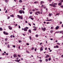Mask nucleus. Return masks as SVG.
<instances>
[{"mask_svg":"<svg viewBox=\"0 0 63 63\" xmlns=\"http://www.w3.org/2000/svg\"><path fill=\"white\" fill-rule=\"evenodd\" d=\"M19 2L21 3L22 2V0H19Z\"/></svg>","mask_w":63,"mask_h":63,"instance_id":"29","label":"nucleus"},{"mask_svg":"<svg viewBox=\"0 0 63 63\" xmlns=\"http://www.w3.org/2000/svg\"><path fill=\"white\" fill-rule=\"evenodd\" d=\"M61 8H63V5H62L60 6Z\"/></svg>","mask_w":63,"mask_h":63,"instance_id":"33","label":"nucleus"},{"mask_svg":"<svg viewBox=\"0 0 63 63\" xmlns=\"http://www.w3.org/2000/svg\"><path fill=\"white\" fill-rule=\"evenodd\" d=\"M5 41H7L8 40V38H5Z\"/></svg>","mask_w":63,"mask_h":63,"instance_id":"31","label":"nucleus"},{"mask_svg":"<svg viewBox=\"0 0 63 63\" xmlns=\"http://www.w3.org/2000/svg\"><path fill=\"white\" fill-rule=\"evenodd\" d=\"M29 38H30V40H31V39H32L31 37V36H30Z\"/></svg>","mask_w":63,"mask_h":63,"instance_id":"38","label":"nucleus"},{"mask_svg":"<svg viewBox=\"0 0 63 63\" xmlns=\"http://www.w3.org/2000/svg\"><path fill=\"white\" fill-rule=\"evenodd\" d=\"M56 47L57 48H58V45L56 46Z\"/></svg>","mask_w":63,"mask_h":63,"instance_id":"32","label":"nucleus"},{"mask_svg":"<svg viewBox=\"0 0 63 63\" xmlns=\"http://www.w3.org/2000/svg\"><path fill=\"white\" fill-rule=\"evenodd\" d=\"M49 16H51V14H49Z\"/></svg>","mask_w":63,"mask_h":63,"instance_id":"48","label":"nucleus"},{"mask_svg":"<svg viewBox=\"0 0 63 63\" xmlns=\"http://www.w3.org/2000/svg\"><path fill=\"white\" fill-rule=\"evenodd\" d=\"M5 3H8V0H5Z\"/></svg>","mask_w":63,"mask_h":63,"instance_id":"15","label":"nucleus"},{"mask_svg":"<svg viewBox=\"0 0 63 63\" xmlns=\"http://www.w3.org/2000/svg\"><path fill=\"white\" fill-rule=\"evenodd\" d=\"M46 61V62H47V61H48V59H46V60H45Z\"/></svg>","mask_w":63,"mask_h":63,"instance_id":"18","label":"nucleus"},{"mask_svg":"<svg viewBox=\"0 0 63 63\" xmlns=\"http://www.w3.org/2000/svg\"><path fill=\"white\" fill-rule=\"evenodd\" d=\"M53 27H51V29H53Z\"/></svg>","mask_w":63,"mask_h":63,"instance_id":"53","label":"nucleus"},{"mask_svg":"<svg viewBox=\"0 0 63 63\" xmlns=\"http://www.w3.org/2000/svg\"><path fill=\"white\" fill-rule=\"evenodd\" d=\"M22 10H20L19 11V13L20 14H22Z\"/></svg>","mask_w":63,"mask_h":63,"instance_id":"6","label":"nucleus"},{"mask_svg":"<svg viewBox=\"0 0 63 63\" xmlns=\"http://www.w3.org/2000/svg\"><path fill=\"white\" fill-rule=\"evenodd\" d=\"M35 14L37 15H38V14H37L36 13H35Z\"/></svg>","mask_w":63,"mask_h":63,"instance_id":"51","label":"nucleus"},{"mask_svg":"<svg viewBox=\"0 0 63 63\" xmlns=\"http://www.w3.org/2000/svg\"><path fill=\"white\" fill-rule=\"evenodd\" d=\"M5 45H8V43H5Z\"/></svg>","mask_w":63,"mask_h":63,"instance_id":"58","label":"nucleus"},{"mask_svg":"<svg viewBox=\"0 0 63 63\" xmlns=\"http://www.w3.org/2000/svg\"><path fill=\"white\" fill-rule=\"evenodd\" d=\"M17 16H18V17L19 18H20V16H19V15H17Z\"/></svg>","mask_w":63,"mask_h":63,"instance_id":"20","label":"nucleus"},{"mask_svg":"<svg viewBox=\"0 0 63 63\" xmlns=\"http://www.w3.org/2000/svg\"><path fill=\"white\" fill-rule=\"evenodd\" d=\"M62 5V3L61 2H60L58 3V5L61 6Z\"/></svg>","mask_w":63,"mask_h":63,"instance_id":"7","label":"nucleus"},{"mask_svg":"<svg viewBox=\"0 0 63 63\" xmlns=\"http://www.w3.org/2000/svg\"><path fill=\"white\" fill-rule=\"evenodd\" d=\"M20 17L21 19H22V17L21 16H20Z\"/></svg>","mask_w":63,"mask_h":63,"instance_id":"14","label":"nucleus"},{"mask_svg":"<svg viewBox=\"0 0 63 63\" xmlns=\"http://www.w3.org/2000/svg\"><path fill=\"white\" fill-rule=\"evenodd\" d=\"M18 56V57H21V56L20 55H17Z\"/></svg>","mask_w":63,"mask_h":63,"instance_id":"22","label":"nucleus"},{"mask_svg":"<svg viewBox=\"0 0 63 63\" xmlns=\"http://www.w3.org/2000/svg\"><path fill=\"white\" fill-rule=\"evenodd\" d=\"M5 35H8V33L7 32L5 33Z\"/></svg>","mask_w":63,"mask_h":63,"instance_id":"39","label":"nucleus"},{"mask_svg":"<svg viewBox=\"0 0 63 63\" xmlns=\"http://www.w3.org/2000/svg\"><path fill=\"white\" fill-rule=\"evenodd\" d=\"M49 5V6H52V5L51 4H50Z\"/></svg>","mask_w":63,"mask_h":63,"instance_id":"52","label":"nucleus"},{"mask_svg":"<svg viewBox=\"0 0 63 63\" xmlns=\"http://www.w3.org/2000/svg\"><path fill=\"white\" fill-rule=\"evenodd\" d=\"M13 56L14 57H15V58H16V55L15 54H14L13 55Z\"/></svg>","mask_w":63,"mask_h":63,"instance_id":"8","label":"nucleus"},{"mask_svg":"<svg viewBox=\"0 0 63 63\" xmlns=\"http://www.w3.org/2000/svg\"><path fill=\"white\" fill-rule=\"evenodd\" d=\"M4 34H5H5H6V32H3Z\"/></svg>","mask_w":63,"mask_h":63,"instance_id":"41","label":"nucleus"},{"mask_svg":"<svg viewBox=\"0 0 63 63\" xmlns=\"http://www.w3.org/2000/svg\"><path fill=\"white\" fill-rule=\"evenodd\" d=\"M19 43H21V41L20 40H19L18 41Z\"/></svg>","mask_w":63,"mask_h":63,"instance_id":"49","label":"nucleus"},{"mask_svg":"<svg viewBox=\"0 0 63 63\" xmlns=\"http://www.w3.org/2000/svg\"><path fill=\"white\" fill-rule=\"evenodd\" d=\"M40 3H41V4H42L43 3H44V2L43 1H41L40 2Z\"/></svg>","mask_w":63,"mask_h":63,"instance_id":"9","label":"nucleus"},{"mask_svg":"<svg viewBox=\"0 0 63 63\" xmlns=\"http://www.w3.org/2000/svg\"><path fill=\"white\" fill-rule=\"evenodd\" d=\"M4 54H4V53H3L2 54V55H4Z\"/></svg>","mask_w":63,"mask_h":63,"instance_id":"60","label":"nucleus"},{"mask_svg":"<svg viewBox=\"0 0 63 63\" xmlns=\"http://www.w3.org/2000/svg\"><path fill=\"white\" fill-rule=\"evenodd\" d=\"M57 45H60V44H59V43H57Z\"/></svg>","mask_w":63,"mask_h":63,"instance_id":"43","label":"nucleus"},{"mask_svg":"<svg viewBox=\"0 0 63 63\" xmlns=\"http://www.w3.org/2000/svg\"><path fill=\"white\" fill-rule=\"evenodd\" d=\"M22 13H23V14H24V11H22Z\"/></svg>","mask_w":63,"mask_h":63,"instance_id":"34","label":"nucleus"},{"mask_svg":"<svg viewBox=\"0 0 63 63\" xmlns=\"http://www.w3.org/2000/svg\"><path fill=\"white\" fill-rule=\"evenodd\" d=\"M15 61L17 62H19V60H15Z\"/></svg>","mask_w":63,"mask_h":63,"instance_id":"10","label":"nucleus"},{"mask_svg":"<svg viewBox=\"0 0 63 63\" xmlns=\"http://www.w3.org/2000/svg\"><path fill=\"white\" fill-rule=\"evenodd\" d=\"M5 13H7V10H6V11L5 12Z\"/></svg>","mask_w":63,"mask_h":63,"instance_id":"55","label":"nucleus"},{"mask_svg":"<svg viewBox=\"0 0 63 63\" xmlns=\"http://www.w3.org/2000/svg\"><path fill=\"white\" fill-rule=\"evenodd\" d=\"M0 30L1 31H2V28H0Z\"/></svg>","mask_w":63,"mask_h":63,"instance_id":"23","label":"nucleus"},{"mask_svg":"<svg viewBox=\"0 0 63 63\" xmlns=\"http://www.w3.org/2000/svg\"><path fill=\"white\" fill-rule=\"evenodd\" d=\"M34 50H35V51H36V50H37V49L36 48L35 49H34Z\"/></svg>","mask_w":63,"mask_h":63,"instance_id":"45","label":"nucleus"},{"mask_svg":"<svg viewBox=\"0 0 63 63\" xmlns=\"http://www.w3.org/2000/svg\"><path fill=\"white\" fill-rule=\"evenodd\" d=\"M53 7H54V8H56V6L55 5H53Z\"/></svg>","mask_w":63,"mask_h":63,"instance_id":"16","label":"nucleus"},{"mask_svg":"<svg viewBox=\"0 0 63 63\" xmlns=\"http://www.w3.org/2000/svg\"><path fill=\"white\" fill-rule=\"evenodd\" d=\"M32 13H33L32 12H30V14H32Z\"/></svg>","mask_w":63,"mask_h":63,"instance_id":"28","label":"nucleus"},{"mask_svg":"<svg viewBox=\"0 0 63 63\" xmlns=\"http://www.w3.org/2000/svg\"><path fill=\"white\" fill-rule=\"evenodd\" d=\"M13 47H16V46H15V45L13 46Z\"/></svg>","mask_w":63,"mask_h":63,"instance_id":"46","label":"nucleus"},{"mask_svg":"<svg viewBox=\"0 0 63 63\" xmlns=\"http://www.w3.org/2000/svg\"><path fill=\"white\" fill-rule=\"evenodd\" d=\"M42 30H43V31H46V28H41Z\"/></svg>","mask_w":63,"mask_h":63,"instance_id":"1","label":"nucleus"},{"mask_svg":"<svg viewBox=\"0 0 63 63\" xmlns=\"http://www.w3.org/2000/svg\"><path fill=\"white\" fill-rule=\"evenodd\" d=\"M34 49V47H32V50H33Z\"/></svg>","mask_w":63,"mask_h":63,"instance_id":"27","label":"nucleus"},{"mask_svg":"<svg viewBox=\"0 0 63 63\" xmlns=\"http://www.w3.org/2000/svg\"><path fill=\"white\" fill-rule=\"evenodd\" d=\"M60 33H62V34H63V31H62L60 32Z\"/></svg>","mask_w":63,"mask_h":63,"instance_id":"12","label":"nucleus"},{"mask_svg":"<svg viewBox=\"0 0 63 63\" xmlns=\"http://www.w3.org/2000/svg\"><path fill=\"white\" fill-rule=\"evenodd\" d=\"M52 51V50H49V52H51Z\"/></svg>","mask_w":63,"mask_h":63,"instance_id":"54","label":"nucleus"},{"mask_svg":"<svg viewBox=\"0 0 63 63\" xmlns=\"http://www.w3.org/2000/svg\"><path fill=\"white\" fill-rule=\"evenodd\" d=\"M28 31L30 32V33H31V31L30 30H29Z\"/></svg>","mask_w":63,"mask_h":63,"instance_id":"13","label":"nucleus"},{"mask_svg":"<svg viewBox=\"0 0 63 63\" xmlns=\"http://www.w3.org/2000/svg\"><path fill=\"white\" fill-rule=\"evenodd\" d=\"M34 4H36V3H38V1H35L34 2Z\"/></svg>","mask_w":63,"mask_h":63,"instance_id":"24","label":"nucleus"},{"mask_svg":"<svg viewBox=\"0 0 63 63\" xmlns=\"http://www.w3.org/2000/svg\"><path fill=\"white\" fill-rule=\"evenodd\" d=\"M6 55H8V53H6Z\"/></svg>","mask_w":63,"mask_h":63,"instance_id":"56","label":"nucleus"},{"mask_svg":"<svg viewBox=\"0 0 63 63\" xmlns=\"http://www.w3.org/2000/svg\"><path fill=\"white\" fill-rule=\"evenodd\" d=\"M31 17H32V16H30L29 17L30 18H31Z\"/></svg>","mask_w":63,"mask_h":63,"instance_id":"35","label":"nucleus"},{"mask_svg":"<svg viewBox=\"0 0 63 63\" xmlns=\"http://www.w3.org/2000/svg\"><path fill=\"white\" fill-rule=\"evenodd\" d=\"M39 61H40V62L41 63V62H42V60H39Z\"/></svg>","mask_w":63,"mask_h":63,"instance_id":"36","label":"nucleus"},{"mask_svg":"<svg viewBox=\"0 0 63 63\" xmlns=\"http://www.w3.org/2000/svg\"><path fill=\"white\" fill-rule=\"evenodd\" d=\"M10 37L11 38H13V36H12V35H11V36H10Z\"/></svg>","mask_w":63,"mask_h":63,"instance_id":"57","label":"nucleus"},{"mask_svg":"<svg viewBox=\"0 0 63 63\" xmlns=\"http://www.w3.org/2000/svg\"><path fill=\"white\" fill-rule=\"evenodd\" d=\"M56 16H58V15H59V14H56Z\"/></svg>","mask_w":63,"mask_h":63,"instance_id":"50","label":"nucleus"},{"mask_svg":"<svg viewBox=\"0 0 63 63\" xmlns=\"http://www.w3.org/2000/svg\"><path fill=\"white\" fill-rule=\"evenodd\" d=\"M46 21H52V19H50V20H46Z\"/></svg>","mask_w":63,"mask_h":63,"instance_id":"11","label":"nucleus"},{"mask_svg":"<svg viewBox=\"0 0 63 63\" xmlns=\"http://www.w3.org/2000/svg\"><path fill=\"white\" fill-rule=\"evenodd\" d=\"M29 43H27V46H29Z\"/></svg>","mask_w":63,"mask_h":63,"instance_id":"44","label":"nucleus"},{"mask_svg":"<svg viewBox=\"0 0 63 63\" xmlns=\"http://www.w3.org/2000/svg\"><path fill=\"white\" fill-rule=\"evenodd\" d=\"M48 57H49V55H47L45 57V58H47Z\"/></svg>","mask_w":63,"mask_h":63,"instance_id":"4","label":"nucleus"},{"mask_svg":"<svg viewBox=\"0 0 63 63\" xmlns=\"http://www.w3.org/2000/svg\"><path fill=\"white\" fill-rule=\"evenodd\" d=\"M8 28H9V29H10V30H12V28L11 27H10V26H8Z\"/></svg>","mask_w":63,"mask_h":63,"instance_id":"3","label":"nucleus"},{"mask_svg":"<svg viewBox=\"0 0 63 63\" xmlns=\"http://www.w3.org/2000/svg\"><path fill=\"white\" fill-rule=\"evenodd\" d=\"M42 48H43L42 47H41L40 49V50H41L42 51V50H43V49H42Z\"/></svg>","mask_w":63,"mask_h":63,"instance_id":"17","label":"nucleus"},{"mask_svg":"<svg viewBox=\"0 0 63 63\" xmlns=\"http://www.w3.org/2000/svg\"><path fill=\"white\" fill-rule=\"evenodd\" d=\"M38 36H39L37 34L35 35V37H38Z\"/></svg>","mask_w":63,"mask_h":63,"instance_id":"21","label":"nucleus"},{"mask_svg":"<svg viewBox=\"0 0 63 63\" xmlns=\"http://www.w3.org/2000/svg\"><path fill=\"white\" fill-rule=\"evenodd\" d=\"M49 22H47V24H49Z\"/></svg>","mask_w":63,"mask_h":63,"instance_id":"59","label":"nucleus"},{"mask_svg":"<svg viewBox=\"0 0 63 63\" xmlns=\"http://www.w3.org/2000/svg\"><path fill=\"white\" fill-rule=\"evenodd\" d=\"M62 58H63V55H62Z\"/></svg>","mask_w":63,"mask_h":63,"instance_id":"62","label":"nucleus"},{"mask_svg":"<svg viewBox=\"0 0 63 63\" xmlns=\"http://www.w3.org/2000/svg\"><path fill=\"white\" fill-rule=\"evenodd\" d=\"M10 17H8V18H7L8 19H9V18H10Z\"/></svg>","mask_w":63,"mask_h":63,"instance_id":"63","label":"nucleus"},{"mask_svg":"<svg viewBox=\"0 0 63 63\" xmlns=\"http://www.w3.org/2000/svg\"><path fill=\"white\" fill-rule=\"evenodd\" d=\"M31 19H32V20H33L34 19V18H31Z\"/></svg>","mask_w":63,"mask_h":63,"instance_id":"47","label":"nucleus"},{"mask_svg":"<svg viewBox=\"0 0 63 63\" xmlns=\"http://www.w3.org/2000/svg\"><path fill=\"white\" fill-rule=\"evenodd\" d=\"M62 27H63V24H62Z\"/></svg>","mask_w":63,"mask_h":63,"instance_id":"64","label":"nucleus"},{"mask_svg":"<svg viewBox=\"0 0 63 63\" xmlns=\"http://www.w3.org/2000/svg\"><path fill=\"white\" fill-rule=\"evenodd\" d=\"M7 47H8V48H9L10 46H9V45H8Z\"/></svg>","mask_w":63,"mask_h":63,"instance_id":"40","label":"nucleus"},{"mask_svg":"<svg viewBox=\"0 0 63 63\" xmlns=\"http://www.w3.org/2000/svg\"><path fill=\"white\" fill-rule=\"evenodd\" d=\"M58 28H59V26H57L55 28L56 30H58Z\"/></svg>","mask_w":63,"mask_h":63,"instance_id":"2","label":"nucleus"},{"mask_svg":"<svg viewBox=\"0 0 63 63\" xmlns=\"http://www.w3.org/2000/svg\"><path fill=\"white\" fill-rule=\"evenodd\" d=\"M24 31H27V29L26 28H25L24 29Z\"/></svg>","mask_w":63,"mask_h":63,"instance_id":"5","label":"nucleus"},{"mask_svg":"<svg viewBox=\"0 0 63 63\" xmlns=\"http://www.w3.org/2000/svg\"><path fill=\"white\" fill-rule=\"evenodd\" d=\"M19 28H20V26H19Z\"/></svg>","mask_w":63,"mask_h":63,"instance_id":"61","label":"nucleus"},{"mask_svg":"<svg viewBox=\"0 0 63 63\" xmlns=\"http://www.w3.org/2000/svg\"><path fill=\"white\" fill-rule=\"evenodd\" d=\"M50 32L52 34L53 32V31L51 30L50 31Z\"/></svg>","mask_w":63,"mask_h":63,"instance_id":"19","label":"nucleus"},{"mask_svg":"<svg viewBox=\"0 0 63 63\" xmlns=\"http://www.w3.org/2000/svg\"><path fill=\"white\" fill-rule=\"evenodd\" d=\"M27 53H30V52L29 51H27Z\"/></svg>","mask_w":63,"mask_h":63,"instance_id":"37","label":"nucleus"},{"mask_svg":"<svg viewBox=\"0 0 63 63\" xmlns=\"http://www.w3.org/2000/svg\"><path fill=\"white\" fill-rule=\"evenodd\" d=\"M34 30H35V31H36V30H37V29H36V28H34Z\"/></svg>","mask_w":63,"mask_h":63,"instance_id":"42","label":"nucleus"},{"mask_svg":"<svg viewBox=\"0 0 63 63\" xmlns=\"http://www.w3.org/2000/svg\"><path fill=\"white\" fill-rule=\"evenodd\" d=\"M10 16H11V17H13L14 16V15H12Z\"/></svg>","mask_w":63,"mask_h":63,"instance_id":"30","label":"nucleus"},{"mask_svg":"<svg viewBox=\"0 0 63 63\" xmlns=\"http://www.w3.org/2000/svg\"><path fill=\"white\" fill-rule=\"evenodd\" d=\"M48 60L49 61H50V60H51V58H49L48 59Z\"/></svg>","mask_w":63,"mask_h":63,"instance_id":"26","label":"nucleus"},{"mask_svg":"<svg viewBox=\"0 0 63 63\" xmlns=\"http://www.w3.org/2000/svg\"><path fill=\"white\" fill-rule=\"evenodd\" d=\"M36 13H38V14H40V12L39 11H37L36 12Z\"/></svg>","mask_w":63,"mask_h":63,"instance_id":"25","label":"nucleus"}]
</instances>
